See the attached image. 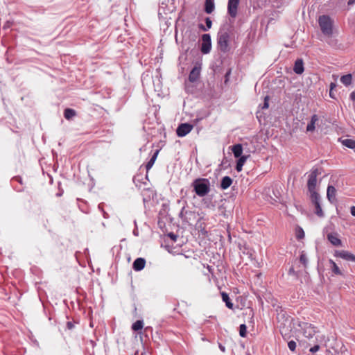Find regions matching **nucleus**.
Masks as SVG:
<instances>
[{
	"mask_svg": "<svg viewBox=\"0 0 355 355\" xmlns=\"http://www.w3.org/2000/svg\"><path fill=\"white\" fill-rule=\"evenodd\" d=\"M232 32V27L229 24H223L220 26L217 34V44L218 47L220 51L227 53L230 51L229 41L230 39V34Z\"/></svg>",
	"mask_w": 355,
	"mask_h": 355,
	"instance_id": "f257e3e1",
	"label": "nucleus"
},
{
	"mask_svg": "<svg viewBox=\"0 0 355 355\" xmlns=\"http://www.w3.org/2000/svg\"><path fill=\"white\" fill-rule=\"evenodd\" d=\"M191 186L199 197H204L210 191V182L208 179L197 178L193 180Z\"/></svg>",
	"mask_w": 355,
	"mask_h": 355,
	"instance_id": "f03ea898",
	"label": "nucleus"
},
{
	"mask_svg": "<svg viewBox=\"0 0 355 355\" xmlns=\"http://www.w3.org/2000/svg\"><path fill=\"white\" fill-rule=\"evenodd\" d=\"M319 26L324 35H330L332 34V21L327 15H322L318 19Z\"/></svg>",
	"mask_w": 355,
	"mask_h": 355,
	"instance_id": "7ed1b4c3",
	"label": "nucleus"
},
{
	"mask_svg": "<svg viewBox=\"0 0 355 355\" xmlns=\"http://www.w3.org/2000/svg\"><path fill=\"white\" fill-rule=\"evenodd\" d=\"M319 174L318 168H313L311 173L309 175V179L307 182V187L311 193V195L313 193H317L315 189L317 183V176Z\"/></svg>",
	"mask_w": 355,
	"mask_h": 355,
	"instance_id": "20e7f679",
	"label": "nucleus"
},
{
	"mask_svg": "<svg viewBox=\"0 0 355 355\" xmlns=\"http://www.w3.org/2000/svg\"><path fill=\"white\" fill-rule=\"evenodd\" d=\"M299 327L303 331V335L308 339L313 338V337L317 334L315 327L311 324L307 322H300Z\"/></svg>",
	"mask_w": 355,
	"mask_h": 355,
	"instance_id": "39448f33",
	"label": "nucleus"
},
{
	"mask_svg": "<svg viewBox=\"0 0 355 355\" xmlns=\"http://www.w3.org/2000/svg\"><path fill=\"white\" fill-rule=\"evenodd\" d=\"M211 49V40L209 34H203L202 35L201 52L207 54Z\"/></svg>",
	"mask_w": 355,
	"mask_h": 355,
	"instance_id": "423d86ee",
	"label": "nucleus"
},
{
	"mask_svg": "<svg viewBox=\"0 0 355 355\" xmlns=\"http://www.w3.org/2000/svg\"><path fill=\"white\" fill-rule=\"evenodd\" d=\"M311 200L315 206V214L319 217H323L324 213L320 206V197L318 193H313L311 195Z\"/></svg>",
	"mask_w": 355,
	"mask_h": 355,
	"instance_id": "0eeeda50",
	"label": "nucleus"
},
{
	"mask_svg": "<svg viewBox=\"0 0 355 355\" xmlns=\"http://www.w3.org/2000/svg\"><path fill=\"white\" fill-rule=\"evenodd\" d=\"M193 125L184 123L180 124L176 129V134L179 137H183L189 134L193 129Z\"/></svg>",
	"mask_w": 355,
	"mask_h": 355,
	"instance_id": "6e6552de",
	"label": "nucleus"
},
{
	"mask_svg": "<svg viewBox=\"0 0 355 355\" xmlns=\"http://www.w3.org/2000/svg\"><path fill=\"white\" fill-rule=\"evenodd\" d=\"M239 2L240 0H228L227 13L232 18H235L237 15Z\"/></svg>",
	"mask_w": 355,
	"mask_h": 355,
	"instance_id": "1a4fd4ad",
	"label": "nucleus"
},
{
	"mask_svg": "<svg viewBox=\"0 0 355 355\" xmlns=\"http://www.w3.org/2000/svg\"><path fill=\"white\" fill-rule=\"evenodd\" d=\"M334 256L347 261L355 262V256L346 250H336Z\"/></svg>",
	"mask_w": 355,
	"mask_h": 355,
	"instance_id": "9d476101",
	"label": "nucleus"
},
{
	"mask_svg": "<svg viewBox=\"0 0 355 355\" xmlns=\"http://www.w3.org/2000/svg\"><path fill=\"white\" fill-rule=\"evenodd\" d=\"M200 65H195L189 74V80L191 83L197 81L200 75Z\"/></svg>",
	"mask_w": 355,
	"mask_h": 355,
	"instance_id": "9b49d317",
	"label": "nucleus"
},
{
	"mask_svg": "<svg viewBox=\"0 0 355 355\" xmlns=\"http://www.w3.org/2000/svg\"><path fill=\"white\" fill-rule=\"evenodd\" d=\"M146 265V260L144 258H137L132 264V268L135 271H140L144 268Z\"/></svg>",
	"mask_w": 355,
	"mask_h": 355,
	"instance_id": "f8f14e48",
	"label": "nucleus"
},
{
	"mask_svg": "<svg viewBox=\"0 0 355 355\" xmlns=\"http://www.w3.org/2000/svg\"><path fill=\"white\" fill-rule=\"evenodd\" d=\"M336 188L334 186L329 185L327 190V197L331 203H334L336 201Z\"/></svg>",
	"mask_w": 355,
	"mask_h": 355,
	"instance_id": "ddd939ff",
	"label": "nucleus"
},
{
	"mask_svg": "<svg viewBox=\"0 0 355 355\" xmlns=\"http://www.w3.org/2000/svg\"><path fill=\"white\" fill-rule=\"evenodd\" d=\"M327 239L334 246H340L342 245V241L338 237V234L336 233L328 234Z\"/></svg>",
	"mask_w": 355,
	"mask_h": 355,
	"instance_id": "4468645a",
	"label": "nucleus"
},
{
	"mask_svg": "<svg viewBox=\"0 0 355 355\" xmlns=\"http://www.w3.org/2000/svg\"><path fill=\"white\" fill-rule=\"evenodd\" d=\"M304 62L302 59H297L295 62L293 71L296 74H302L304 72Z\"/></svg>",
	"mask_w": 355,
	"mask_h": 355,
	"instance_id": "2eb2a0df",
	"label": "nucleus"
},
{
	"mask_svg": "<svg viewBox=\"0 0 355 355\" xmlns=\"http://www.w3.org/2000/svg\"><path fill=\"white\" fill-rule=\"evenodd\" d=\"M232 150L234 154V156L236 157H239L242 155L243 153V147L240 144H235L232 146Z\"/></svg>",
	"mask_w": 355,
	"mask_h": 355,
	"instance_id": "dca6fc26",
	"label": "nucleus"
},
{
	"mask_svg": "<svg viewBox=\"0 0 355 355\" xmlns=\"http://www.w3.org/2000/svg\"><path fill=\"white\" fill-rule=\"evenodd\" d=\"M232 184V179L229 176H225L220 182V188L223 190L229 188Z\"/></svg>",
	"mask_w": 355,
	"mask_h": 355,
	"instance_id": "f3484780",
	"label": "nucleus"
},
{
	"mask_svg": "<svg viewBox=\"0 0 355 355\" xmlns=\"http://www.w3.org/2000/svg\"><path fill=\"white\" fill-rule=\"evenodd\" d=\"M215 8L214 0H205V11L207 14H211Z\"/></svg>",
	"mask_w": 355,
	"mask_h": 355,
	"instance_id": "a211bd4d",
	"label": "nucleus"
},
{
	"mask_svg": "<svg viewBox=\"0 0 355 355\" xmlns=\"http://www.w3.org/2000/svg\"><path fill=\"white\" fill-rule=\"evenodd\" d=\"M318 120V116L316 114H313L311 116V121L308 123L306 126V131L308 132H312L315 130V122Z\"/></svg>",
	"mask_w": 355,
	"mask_h": 355,
	"instance_id": "6ab92c4d",
	"label": "nucleus"
},
{
	"mask_svg": "<svg viewBox=\"0 0 355 355\" xmlns=\"http://www.w3.org/2000/svg\"><path fill=\"white\" fill-rule=\"evenodd\" d=\"M238 158L239 159H238V160L236 162V170L238 172H240V171H242L243 166L244 165L245 162H246L248 156L243 155V156H241V157H239Z\"/></svg>",
	"mask_w": 355,
	"mask_h": 355,
	"instance_id": "aec40b11",
	"label": "nucleus"
},
{
	"mask_svg": "<svg viewBox=\"0 0 355 355\" xmlns=\"http://www.w3.org/2000/svg\"><path fill=\"white\" fill-rule=\"evenodd\" d=\"M222 300L224 302H225V305L229 309L233 308V303L231 302L230 297L227 293L223 292L221 293Z\"/></svg>",
	"mask_w": 355,
	"mask_h": 355,
	"instance_id": "412c9836",
	"label": "nucleus"
},
{
	"mask_svg": "<svg viewBox=\"0 0 355 355\" xmlns=\"http://www.w3.org/2000/svg\"><path fill=\"white\" fill-rule=\"evenodd\" d=\"M352 80V74H346L340 78V82L345 86H349L351 85Z\"/></svg>",
	"mask_w": 355,
	"mask_h": 355,
	"instance_id": "4be33fe9",
	"label": "nucleus"
},
{
	"mask_svg": "<svg viewBox=\"0 0 355 355\" xmlns=\"http://www.w3.org/2000/svg\"><path fill=\"white\" fill-rule=\"evenodd\" d=\"M342 144L350 149L355 148V140L352 139H345L342 140Z\"/></svg>",
	"mask_w": 355,
	"mask_h": 355,
	"instance_id": "5701e85b",
	"label": "nucleus"
},
{
	"mask_svg": "<svg viewBox=\"0 0 355 355\" xmlns=\"http://www.w3.org/2000/svg\"><path fill=\"white\" fill-rule=\"evenodd\" d=\"M76 116V111L71 108H67L64 111V116L66 119H71Z\"/></svg>",
	"mask_w": 355,
	"mask_h": 355,
	"instance_id": "b1692460",
	"label": "nucleus"
},
{
	"mask_svg": "<svg viewBox=\"0 0 355 355\" xmlns=\"http://www.w3.org/2000/svg\"><path fill=\"white\" fill-rule=\"evenodd\" d=\"M205 24H206V26H205L202 24L199 25L200 29H201L203 31H207L209 29H210L211 28L212 21L209 17L205 18Z\"/></svg>",
	"mask_w": 355,
	"mask_h": 355,
	"instance_id": "393cba45",
	"label": "nucleus"
},
{
	"mask_svg": "<svg viewBox=\"0 0 355 355\" xmlns=\"http://www.w3.org/2000/svg\"><path fill=\"white\" fill-rule=\"evenodd\" d=\"M329 263L331 265V270L334 274H336V275H341L342 274L339 267L332 259H329Z\"/></svg>",
	"mask_w": 355,
	"mask_h": 355,
	"instance_id": "a878e982",
	"label": "nucleus"
},
{
	"mask_svg": "<svg viewBox=\"0 0 355 355\" xmlns=\"http://www.w3.org/2000/svg\"><path fill=\"white\" fill-rule=\"evenodd\" d=\"M327 355H349V352L347 350H343L340 352H337L336 349H329L327 350Z\"/></svg>",
	"mask_w": 355,
	"mask_h": 355,
	"instance_id": "bb28decb",
	"label": "nucleus"
},
{
	"mask_svg": "<svg viewBox=\"0 0 355 355\" xmlns=\"http://www.w3.org/2000/svg\"><path fill=\"white\" fill-rule=\"evenodd\" d=\"M144 327V322L143 320H137L135 322H134L132 325V330L137 331L139 330H141Z\"/></svg>",
	"mask_w": 355,
	"mask_h": 355,
	"instance_id": "cd10ccee",
	"label": "nucleus"
},
{
	"mask_svg": "<svg viewBox=\"0 0 355 355\" xmlns=\"http://www.w3.org/2000/svg\"><path fill=\"white\" fill-rule=\"evenodd\" d=\"M247 334V327L245 324H241L239 327V335L242 338H245Z\"/></svg>",
	"mask_w": 355,
	"mask_h": 355,
	"instance_id": "c85d7f7f",
	"label": "nucleus"
},
{
	"mask_svg": "<svg viewBox=\"0 0 355 355\" xmlns=\"http://www.w3.org/2000/svg\"><path fill=\"white\" fill-rule=\"evenodd\" d=\"M296 237L298 240L302 239L304 237V232L301 227H298L296 232Z\"/></svg>",
	"mask_w": 355,
	"mask_h": 355,
	"instance_id": "c756f323",
	"label": "nucleus"
},
{
	"mask_svg": "<svg viewBox=\"0 0 355 355\" xmlns=\"http://www.w3.org/2000/svg\"><path fill=\"white\" fill-rule=\"evenodd\" d=\"M300 262L304 265V267H306L308 263V259L304 253H302L300 257Z\"/></svg>",
	"mask_w": 355,
	"mask_h": 355,
	"instance_id": "7c9ffc66",
	"label": "nucleus"
},
{
	"mask_svg": "<svg viewBox=\"0 0 355 355\" xmlns=\"http://www.w3.org/2000/svg\"><path fill=\"white\" fill-rule=\"evenodd\" d=\"M288 347L291 351L294 352L296 349V343L294 340H290L288 343Z\"/></svg>",
	"mask_w": 355,
	"mask_h": 355,
	"instance_id": "2f4dec72",
	"label": "nucleus"
},
{
	"mask_svg": "<svg viewBox=\"0 0 355 355\" xmlns=\"http://www.w3.org/2000/svg\"><path fill=\"white\" fill-rule=\"evenodd\" d=\"M268 101H269V96H266L264 98V103L261 107L262 109H267L268 107V106H269Z\"/></svg>",
	"mask_w": 355,
	"mask_h": 355,
	"instance_id": "473e14b6",
	"label": "nucleus"
},
{
	"mask_svg": "<svg viewBox=\"0 0 355 355\" xmlns=\"http://www.w3.org/2000/svg\"><path fill=\"white\" fill-rule=\"evenodd\" d=\"M315 338H316L317 341L320 343H322V342L325 341V336L322 334H321V335L317 334Z\"/></svg>",
	"mask_w": 355,
	"mask_h": 355,
	"instance_id": "72a5a7b5",
	"label": "nucleus"
},
{
	"mask_svg": "<svg viewBox=\"0 0 355 355\" xmlns=\"http://www.w3.org/2000/svg\"><path fill=\"white\" fill-rule=\"evenodd\" d=\"M319 349H320V345L316 344L313 347H312L309 349V352H311L312 354H314V353L317 352L319 350Z\"/></svg>",
	"mask_w": 355,
	"mask_h": 355,
	"instance_id": "f704fd0d",
	"label": "nucleus"
},
{
	"mask_svg": "<svg viewBox=\"0 0 355 355\" xmlns=\"http://www.w3.org/2000/svg\"><path fill=\"white\" fill-rule=\"evenodd\" d=\"M155 162L150 159L146 165V171H148L153 166Z\"/></svg>",
	"mask_w": 355,
	"mask_h": 355,
	"instance_id": "c9c22d12",
	"label": "nucleus"
},
{
	"mask_svg": "<svg viewBox=\"0 0 355 355\" xmlns=\"http://www.w3.org/2000/svg\"><path fill=\"white\" fill-rule=\"evenodd\" d=\"M98 209H99L100 210H101V211H102V212H103V217H104V218H108L107 214V213L103 210V207H102V205H101V204L98 205Z\"/></svg>",
	"mask_w": 355,
	"mask_h": 355,
	"instance_id": "e433bc0d",
	"label": "nucleus"
},
{
	"mask_svg": "<svg viewBox=\"0 0 355 355\" xmlns=\"http://www.w3.org/2000/svg\"><path fill=\"white\" fill-rule=\"evenodd\" d=\"M168 237H170L173 241H176L177 240V235H175V234H173V232H171L168 234Z\"/></svg>",
	"mask_w": 355,
	"mask_h": 355,
	"instance_id": "4c0bfd02",
	"label": "nucleus"
},
{
	"mask_svg": "<svg viewBox=\"0 0 355 355\" xmlns=\"http://www.w3.org/2000/svg\"><path fill=\"white\" fill-rule=\"evenodd\" d=\"M158 153H159V150H156L155 152V153L153 155V156L151 157L150 159H152L153 161L155 162V160L157 159V155H158Z\"/></svg>",
	"mask_w": 355,
	"mask_h": 355,
	"instance_id": "58836bf2",
	"label": "nucleus"
},
{
	"mask_svg": "<svg viewBox=\"0 0 355 355\" xmlns=\"http://www.w3.org/2000/svg\"><path fill=\"white\" fill-rule=\"evenodd\" d=\"M12 181H17L20 184H22V180L21 177L17 176L12 178Z\"/></svg>",
	"mask_w": 355,
	"mask_h": 355,
	"instance_id": "ea45409f",
	"label": "nucleus"
},
{
	"mask_svg": "<svg viewBox=\"0 0 355 355\" xmlns=\"http://www.w3.org/2000/svg\"><path fill=\"white\" fill-rule=\"evenodd\" d=\"M73 327V324L71 322L69 321L67 322V327L68 329H72Z\"/></svg>",
	"mask_w": 355,
	"mask_h": 355,
	"instance_id": "a19ab883",
	"label": "nucleus"
},
{
	"mask_svg": "<svg viewBox=\"0 0 355 355\" xmlns=\"http://www.w3.org/2000/svg\"><path fill=\"white\" fill-rule=\"evenodd\" d=\"M350 213L351 214L355 217V206H352L350 208Z\"/></svg>",
	"mask_w": 355,
	"mask_h": 355,
	"instance_id": "79ce46f5",
	"label": "nucleus"
},
{
	"mask_svg": "<svg viewBox=\"0 0 355 355\" xmlns=\"http://www.w3.org/2000/svg\"><path fill=\"white\" fill-rule=\"evenodd\" d=\"M218 347L221 352H225V347L221 343H218Z\"/></svg>",
	"mask_w": 355,
	"mask_h": 355,
	"instance_id": "37998d69",
	"label": "nucleus"
},
{
	"mask_svg": "<svg viewBox=\"0 0 355 355\" xmlns=\"http://www.w3.org/2000/svg\"><path fill=\"white\" fill-rule=\"evenodd\" d=\"M350 99H351L352 101H355V92H352L350 94Z\"/></svg>",
	"mask_w": 355,
	"mask_h": 355,
	"instance_id": "c03bdc74",
	"label": "nucleus"
},
{
	"mask_svg": "<svg viewBox=\"0 0 355 355\" xmlns=\"http://www.w3.org/2000/svg\"><path fill=\"white\" fill-rule=\"evenodd\" d=\"M184 209H185L184 207H182V209H181V211H180V212L179 214V216H180V218H183Z\"/></svg>",
	"mask_w": 355,
	"mask_h": 355,
	"instance_id": "a18cd8bd",
	"label": "nucleus"
},
{
	"mask_svg": "<svg viewBox=\"0 0 355 355\" xmlns=\"http://www.w3.org/2000/svg\"><path fill=\"white\" fill-rule=\"evenodd\" d=\"M347 3L349 6L353 5L355 3V0H349Z\"/></svg>",
	"mask_w": 355,
	"mask_h": 355,
	"instance_id": "49530a36",
	"label": "nucleus"
},
{
	"mask_svg": "<svg viewBox=\"0 0 355 355\" xmlns=\"http://www.w3.org/2000/svg\"><path fill=\"white\" fill-rule=\"evenodd\" d=\"M336 87V84L334 83H331L330 84V90H332Z\"/></svg>",
	"mask_w": 355,
	"mask_h": 355,
	"instance_id": "de8ad7c7",
	"label": "nucleus"
},
{
	"mask_svg": "<svg viewBox=\"0 0 355 355\" xmlns=\"http://www.w3.org/2000/svg\"><path fill=\"white\" fill-rule=\"evenodd\" d=\"M329 96H330V97L334 98V96H333V93H332V90H330V92H329Z\"/></svg>",
	"mask_w": 355,
	"mask_h": 355,
	"instance_id": "09e8293b",
	"label": "nucleus"
}]
</instances>
